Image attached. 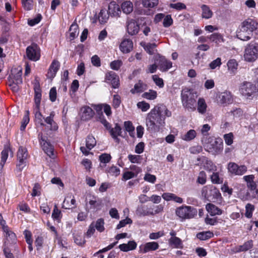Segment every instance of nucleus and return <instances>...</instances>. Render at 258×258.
I'll use <instances>...</instances> for the list:
<instances>
[{
	"mask_svg": "<svg viewBox=\"0 0 258 258\" xmlns=\"http://www.w3.org/2000/svg\"><path fill=\"white\" fill-rule=\"evenodd\" d=\"M171 112L163 104L155 106L147 114L146 118L147 130L151 133L159 132L165 125V118L170 117Z\"/></svg>",
	"mask_w": 258,
	"mask_h": 258,
	"instance_id": "1",
	"label": "nucleus"
},
{
	"mask_svg": "<svg viewBox=\"0 0 258 258\" xmlns=\"http://www.w3.org/2000/svg\"><path fill=\"white\" fill-rule=\"evenodd\" d=\"M202 142L206 150L213 154H217L223 149V141L221 138L205 137L202 138Z\"/></svg>",
	"mask_w": 258,
	"mask_h": 258,
	"instance_id": "2",
	"label": "nucleus"
},
{
	"mask_svg": "<svg viewBox=\"0 0 258 258\" xmlns=\"http://www.w3.org/2000/svg\"><path fill=\"white\" fill-rule=\"evenodd\" d=\"M202 195L209 201L219 202L221 201L222 196L218 190L213 185H206L203 187Z\"/></svg>",
	"mask_w": 258,
	"mask_h": 258,
	"instance_id": "3",
	"label": "nucleus"
},
{
	"mask_svg": "<svg viewBox=\"0 0 258 258\" xmlns=\"http://www.w3.org/2000/svg\"><path fill=\"white\" fill-rule=\"evenodd\" d=\"M243 57L247 62L255 61L258 58V43L251 42L247 44L244 48Z\"/></svg>",
	"mask_w": 258,
	"mask_h": 258,
	"instance_id": "4",
	"label": "nucleus"
},
{
	"mask_svg": "<svg viewBox=\"0 0 258 258\" xmlns=\"http://www.w3.org/2000/svg\"><path fill=\"white\" fill-rule=\"evenodd\" d=\"M175 214L182 220H185L194 218L197 215V211L190 206H182L176 209Z\"/></svg>",
	"mask_w": 258,
	"mask_h": 258,
	"instance_id": "5",
	"label": "nucleus"
},
{
	"mask_svg": "<svg viewBox=\"0 0 258 258\" xmlns=\"http://www.w3.org/2000/svg\"><path fill=\"white\" fill-rule=\"evenodd\" d=\"M239 92L243 96L249 98L258 92V88L252 82L244 81L240 85Z\"/></svg>",
	"mask_w": 258,
	"mask_h": 258,
	"instance_id": "6",
	"label": "nucleus"
},
{
	"mask_svg": "<svg viewBox=\"0 0 258 258\" xmlns=\"http://www.w3.org/2000/svg\"><path fill=\"white\" fill-rule=\"evenodd\" d=\"M233 100V95L230 91H225L222 92H218L217 94L216 101L219 104L227 106L232 104Z\"/></svg>",
	"mask_w": 258,
	"mask_h": 258,
	"instance_id": "7",
	"label": "nucleus"
},
{
	"mask_svg": "<svg viewBox=\"0 0 258 258\" xmlns=\"http://www.w3.org/2000/svg\"><path fill=\"white\" fill-rule=\"evenodd\" d=\"M26 55L28 58L32 61H36L40 58V49L36 44H32L27 47Z\"/></svg>",
	"mask_w": 258,
	"mask_h": 258,
	"instance_id": "8",
	"label": "nucleus"
},
{
	"mask_svg": "<svg viewBox=\"0 0 258 258\" xmlns=\"http://www.w3.org/2000/svg\"><path fill=\"white\" fill-rule=\"evenodd\" d=\"M227 168L229 172L235 175H242L247 171V167L245 165L239 166L234 162L229 163Z\"/></svg>",
	"mask_w": 258,
	"mask_h": 258,
	"instance_id": "9",
	"label": "nucleus"
},
{
	"mask_svg": "<svg viewBox=\"0 0 258 258\" xmlns=\"http://www.w3.org/2000/svg\"><path fill=\"white\" fill-rule=\"evenodd\" d=\"M22 69L20 67L13 68L9 76V82H16L17 84L22 83Z\"/></svg>",
	"mask_w": 258,
	"mask_h": 258,
	"instance_id": "10",
	"label": "nucleus"
},
{
	"mask_svg": "<svg viewBox=\"0 0 258 258\" xmlns=\"http://www.w3.org/2000/svg\"><path fill=\"white\" fill-rule=\"evenodd\" d=\"M258 24L253 19L248 18L243 21L240 26L253 34V32L257 28Z\"/></svg>",
	"mask_w": 258,
	"mask_h": 258,
	"instance_id": "11",
	"label": "nucleus"
},
{
	"mask_svg": "<svg viewBox=\"0 0 258 258\" xmlns=\"http://www.w3.org/2000/svg\"><path fill=\"white\" fill-rule=\"evenodd\" d=\"M86 148L81 147L80 150L85 155H88L89 154V151L93 149L96 144V141L95 138L89 135L86 141Z\"/></svg>",
	"mask_w": 258,
	"mask_h": 258,
	"instance_id": "12",
	"label": "nucleus"
},
{
	"mask_svg": "<svg viewBox=\"0 0 258 258\" xmlns=\"http://www.w3.org/2000/svg\"><path fill=\"white\" fill-rule=\"evenodd\" d=\"M39 138L40 140V144L41 145L43 150L50 157L53 155V148L52 146L47 141L45 137H43L42 135H39Z\"/></svg>",
	"mask_w": 258,
	"mask_h": 258,
	"instance_id": "13",
	"label": "nucleus"
},
{
	"mask_svg": "<svg viewBox=\"0 0 258 258\" xmlns=\"http://www.w3.org/2000/svg\"><path fill=\"white\" fill-rule=\"evenodd\" d=\"M159 245L157 242L152 241L147 242L139 246V251L140 253H146L150 251H154L158 249Z\"/></svg>",
	"mask_w": 258,
	"mask_h": 258,
	"instance_id": "14",
	"label": "nucleus"
},
{
	"mask_svg": "<svg viewBox=\"0 0 258 258\" xmlns=\"http://www.w3.org/2000/svg\"><path fill=\"white\" fill-rule=\"evenodd\" d=\"M105 82L111 84L113 88H116L119 85V78L115 73L110 71L106 74Z\"/></svg>",
	"mask_w": 258,
	"mask_h": 258,
	"instance_id": "15",
	"label": "nucleus"
},
{
	"mask_svg": "<svg viewBox=\"0 0 258 258\" xmlns=\"http://www.w3.org/2000/svg\"><path fill=\"white\" fill-rule=\"evenodd\" d=\"M126 29L128 33L131 35H136L140 30V26L135 20H127L126 22Z\"/></svg>",
	"mask_w": 258,
	"mask_h": 258,
	"instance_id": "16",
	"label": "nucleus"
},
{
	"mask_svg": "<svg viewBox=\"0 0 258 258\" xmlns=\"http://www.w3.org/2000/svg\"><path fill=\"white\" fill-rule=\"evenodd\" d=\"M133 49V42L130 39L125 38L119 45V49L123 53L130 52Z\"/></svg>",
	"mask_w": 258,
	"mask_h": 258,
	"instance_id": "17",
	"label": "nucleus"
},
{
	"mask_svg": "<svg viewBox=\"0 0 258 258\" xmlns=\"http://www.w3.org/2000/svg\"><path fill=\"white\" fill-rule=\"evenodd\" d=\"M94 115V112L92 109L88 106L82 107L80 110V116L82 120H88Z\"/></svg>",
	"mask_w": 258,
	"mask_h": 258,
	"instance_id": "18",
	"label": "nucleus"
},
{
	"mask_svg": "<svg viewBox=\"0 0 258 258\" xmlns=\"http://www.w3.org/2000/svg\"><path fill=\"white\" fill-rule=\"evenodd\" d=\"M6 222L4 220H2L1 222V225L3 227V229L4 232L6 233V237L7 238V241L8 242H12L13 243L16 240V235L15 234L11 231L8 226L5 225Z\"/></svg>",
	"mask_w": 258,
	"mask_h": 258,
	"instance_id": "19",
	"label": "nucleus"
},
{
	"mask_svg": "<svg viewBox=\"0 0 258 258\" xmlns=\"http://www.w3.org/2000/svg\"><path fill=\"white\" fill-rule=\"evenodd\" d=\"M108 12L111 17H120L121 11L120 6L115 2H111L108 6Z\"/></svg>",
	"mask_w": 258,
	"mask_h": 258,
	"instance_id": "20",
	"label": "nucleus"
},
{
	"mask_svg": "<svg viewBox=\"0 0 258 258\" xmlns=\"http://www.w3.org/2000/svg\"><path fill=\"white\" fill-rule=\"evenodd\" d=\"M253 34L243 29L239 26L237 31V37L242 41H247L249 40L252 37Z\"/></svg>",
	"mask_w": 258,
	"mask_h": 258,
	"instance_id": "21",
	"label": "nucleus"
},
{
	"mask_svg": "<svg viewBox=\"0 0 258 258\" xmlns=\"http://www.w3.org/2000/svg\"><path fill=\"white\" fill-rule=\"evenodd\" d=\"M253 246V241L252 240H248L243 243V245L236 246L231 249L233 253H238L242 251H246Z\"/></svg>",
	"mask_w": 258,
	"mask_h": 258,
	"instance_id": "22",
	"label": "nucleus"
},
{
	"mask_svg": "<svg viewBox=\"0 0 258 258\" xmlns=\"http://www.w3.org/2000/svg\"><path fill=\"white\" fill-rule=\"evenodd\" d=\"M162 197L166 201H173L178 204H182L183 202V200L181 198L177 196L175 194L173 193H163L162 195Z\"/></svg>",
	"mask_w": 258,
	"mask_h": 258,
	"instance_id": "23",
	"label": "nucleus"
},
{
	"mask_svg": "<svg viewBox=\"0 0 258 258\" xmlns=\"http://www.w3.org/2000/svg\"><path fill=\"white\" fill-rule=\"evenodd\" d=\"M59 63L57 60H53L50 66L48 73L47 77L49 79H53L56 75L57 72L59 68Z\"/></svg>",
	"mask_w": 258,
	"mask_h": 258,
	"instance_id": "24",
	"label": "nucleus"
},
{
	"mask_svg": "<svg viewBox=\"0 0 258 258\" xmlns=\"http://www.w3.org/2000/svg\"><path fill=\"white\" fill-rule=\"evenodd\" d=\"M143 23L141 24L140 29L143 31L145 35L148 36L151 32V26L152 25V21L148 18H144Z\"/></svg>",
	"mask_w": 258,
	"mask_h": 258,
	"instance_id": "25",
	"label": "nucleus"
},
{
	"mask_svg": "<svg viewBox=\"0 0 258 258\" xmlns=\"http://www.w3.org/2000/svg\"><path fill=\"white\" fill-rule=\"evenodd\" d=\"M198 160H202V162L204 163V168L209 171L214 172L217 170V167L212 161L210 160H208L206 157H202L200 158H198Z\"/></svg>",
	"mask_w": 258,
	"mask_h": 258,
	"instance_id": "26",
	"label": "nucleus"
},
{
	"mask_svg": "<svg viewBox=\"0 0 258 258\" xmlns=\"http://www.w3.org/2000/svg\"><path fill=\"white\" fill-rule=\"evenodd\" d=\"M153 212H151V207L147 206H139L136 210V214L139 216H146L151 215Z\"/></svg>",
	"mask_w": 258,
	"mask_h": 258,
	"instance_id": "27",
	"label": "nucleus"
},
{
	"mask_svg": "<svg viewBox=\"0 0 258 258\" xmlns=\"http://www.w3.org/2000/svg\"><path fill=\"white\" fill-rule=\"evenodd\" d=\"M55 115L54 111H51L49 115L46 118H44L45 122L50 125V129L52 131H56L58 128L57 124L53 120Z\"/></svg>",
	"mask_w": 258,
	"mask_h": 258,
	"instance_id": "28",
	"label": "nucleus"
},
{
	"mask_svg": "<svg viewBox=\"0 0 258 258\" xmlns=\"http://www.w3.org/2000/svg\"><path fill=\"white\" fill-rule=\"evenodd\" d=\"M109 133L114 141L117 143H119V139L118 138V137L121 136V128L120 126L117 124H116L114 127L110 129Z\"/></svg>",
	"mask_w": 258,
	"mask_h": 258,
	"instance_id": "29",
	"label": "nucleus"
},
{
	"mask_svg": "<svg viewBox=\"0 0 258 258\" xmlns=\"http://www.w3.org/2000/svg\"><path fill=\"white\" fill-rule=\"evenodd\" d=\"M159 66L161 71H166L172 67V62L164 57H159Z\"/></svg>",
	"mask_w": 258,
	"mask_h": 258,
	"instance_id": "30",
	"label": "nucleus"
},
{
	"mask_svg": "<svg viewBox=\"0 0 258 258\" xmlns=\"http://www.w3.org/2000/svg\"><path fill=\"white\" fill-rule=\"evenodd\" d=\"M208 212L212 216L219 215L222 213V210L213 204H208L206 206Z\"/></svg>",
	"mask_w": 258,
	"mask_h": 258,
	"instance_id": "31",
	"label": "nucleus"
},
{
	"mask_svg": "<svg viewBox=\"0 0 258 258\" xmlns=\"http://www.w3.org/2000/svg\"><path fill=\"white\" fill-rule=\"evenodd\" d=\"M120 8L124 14H130L133 11L134 6L133 3L130 1H125L122 3Z\"/></svg>",
	"mask_w": 258,
	"mask_h": 258,
	"instance_id": "32",
	"label": "nucleus"
},
{
	"mask_svg": "<svg viewBox=\"0 0 258 258\" xmlns=\"http://www.w3.org/2000/svg\"><path fill=\"white\" fill-rule=\"evenodd\" d=\"M207 105L203 98H199L197 103V110L199 113L204 114L207 111Z\"/></svg>",
	"mask_w": 258,
	"mask_h": 258,
	"instance_id": "33",
	"label": "nucleus"
},
{
	"mask_svg": "<svg viewBox=\"0 0 258 258\" xmlns=\"http://www.w3.org/2000/svg\"><path fill=\"white\" fill-rule=\"evenodd\" d=\"M137 243L134 241H130L127 244L123 243L119 245V249L123 251L127 252L136 249Z\"/></svg>",
	"mask_w": 258,
	"mask_h": 258,
	"instance_id": "34",
	"label": "nucleus"
},
{
	"mask_svg": "<svg viewBox=\"0 0 258 258\" xmlns=\"http://www.w3.org/2000/svg\"><path fill=\"white\" fill-rule=\"evenodd\" d=\"M208 38L211 42L215 43L217 45L224 41L223 35L219 33H214L210 35Z\"/></svg>",
	"mask_w": 258,
	"mask_h": 258,
	"instance_id": "35",
	"label": "nucleus"
},
{
	"mask_svg": "<svg viewBox=\"0 0 258 258\" xmlns=\"http://www.w3.org/2000/svg\"><path fill=\"white\" fill-rule=\"evenodd\" d=\"M227 66L228 70L230 74L235 75L238 68V63L234 59H231L227 62Z\"/></svg>",
	"mask_w": 258,
	"mask_h": 258,
	"instance_id": "36",
	"label": "nucleus"
},
{
	"mask_svg": "<svg viewBox=\"0 0 258 258\" xmlns=\"http://www.w3.org/2000/svg\"><path fill=\"white\" fill-rule=\"evenodd\" d=\"M169 245L175 248H182L183 243L181 239L178 237H170L168 240Z\"/></svg>",
	"mask_w": 258,
	"mask_h": 258,
	"instance_id": "37",
	"label": "nucleus"
},
{
	"mask_svg": "<svg viewBox=\"0 0 258 258\" xmlns=\"http://www.w3.org/2000/svg\"><path fill=\"white\" fill-rule=\"evenodd\" d=\"M146 89L147 85L141 81H139L135 85L134 88L131 89V92L132 94L139 93L143 92Z\"/></svg>",
	"mask_w": 258,
	"mask_h": 258,
	"instance_id": "38",
	"label": "nucleus"
},
{
	"mask_svg": "<svg viewBox=\"0 0 258 258\" xmlns=\"http://www.w3.org/2000/svg\"><path fill=\"white\" fill-rule=\"evenodd\" d=\"M197 133L195 130H189L184 135L181 136V139L185 141L189 142L193 140L197 136Z\"/></svg>",
	"mask_w": 258,
	"mask_h": 258,
	"instance_id": "39",
	"label": "nucleus"
},
{
	"mask_svg": "<svg viewBox=\"0 0 258 258\" xmlns=\"http://www.w3.org/2000/svg\"><path fill=\"white\" fill-rule=\"evenodd\" d=\"M243 179L247 182V186L250 191L254 189L256 186V182H254V176L249 175L243 176Z\"/></svg>",
	"mask_w": 258,
	"mask_h": 258,
	"instance_id": "40",
	"label": "nucleus"
},
{
	"mask_svg": "<svg viewBox=\"0 0 258 258\" xmlns=\"http://www.w3.org/2000/svg\"><path fill=\"white\" fill-rule=\"evenodd\" d=\"M40 107L37 108L36 107H33L34 112L35 114V119L37 123L39 124L41 126H44L45 124L43 121V118L42 114L40 112Z\"/></svg>",
	"mask_w": 258,
	"mask_h": 258,
	"instance_id": "41",
	"label": "nucleus"
},
{
	"mask_svg": "<svg viewBox=\"0 0 258 258\" xmlns=\"http://www.w3.org/2000/svg\"><path fill=\"white\" fill-rule=\"evenodd\" d=\"M182 103L187 101L189 100L195 98L194 95L188 89H184L181 94Z\"/></svg>",
	"mask_w": 258,
	"mask_h": 258,
	"instance_id": "42",
	"label": "nucleus"
},
{
	"mask_svg": "<svg viewBox=\"0 0 258 258\" xmlns=\"http://www.w3.org/2000/svg\"><path fill=\"white\" fill-rule=\"evenodd\" d=\"M75 204L76 200L74 198L71 199V197H67L63 201L62 207L66 209H70L71 208L75 207Z\"/></svg>",
	"mask_w": 258,
	"mask_h": 258,
	"instance_id": "43",
	"label": "nucleus"
},
{
	"mask_svg": "<svg viewBox=\"0 0 258 258\" xmlns=\"http://www.w3.org/2000/svg\"><path fill=\"white\" fill-rule=\"evenodd\" d=\"M201 9L202 11V16L203 18L208 19L212 17L213 12L208 6L203 5L201 6Z\"/></svg>",
	"mask_w": 258,
	"mask_h": 258,
	"instance_id": "44",
	"label": "nucleus"
},
{
	"mask_svg": "<svg viewBox=\"0 0 258 258\" xmlns=\"http://www.w3.org/2000/svg\"><path fill=\"white\" fill-rule=\"evenodd\" d=\"M196 99L194 98L191 100L182 103V104L183 107L188 111H194L196 109Z\"/></svg>",
	"mask_w": 258,
	"mask_h": 258,
	"instance_id": "45",
	"label": "nucleus"
},
{
	"mask_svg": "<svg viewBox=\"0 0 258 258\" xmlns=\"http://www.w3.org/2000/svg\"><path fill=\"white\" fill-rule=\"evenodd\" d=\"M79 33V30L78 25L74 23L70 28V36L72 40L77 37Z\"/></svg>",
	"mask_w": 258,
	"mask_h": 258,
	"instance_id": "46",
	"label": "nucleus"
},
{
	"mask_svg": "<svg viewBox=\"0 0 258 258\" xmlns=\"http://www.w3.org/2000/svg\"><path fill=\"white\" fill-rule=\"evenodd\" d=\"M28 157L26 148L20 147L17 152V160H26Z\"/></svg>",
	"mask_w": 258,
	"mask_h": 258,
	"instance_id": "47",
	"label": "nucleus"
},
{
	"mask_svg": "<svg viewBox=\"0 0 258 258\" xmlns=\"http://www.w3.org/2000/svg\"><path fill=\"white\" fill-rule=\"evenodd\" d=\"M52 218L57 222L59 223L62 217L61 211L57 208L56 205H55L52 213Z\"/></svg>",
	"mask_w": 258,
	"mask_h": 258,
	"instance_id": "48",
	"label": "nucleus"
},
{
	"mask_svg": "<svg viewBox=\"0 0 258 258\" xmlns=\"http://www.w3.org/2000/svg\"><path fill=\"white\" fill-rule=\"evenodd\" d=\"M157 96V92L153 90H150L148 92H145L142 94V97L148 100H154Z\"/></svg>",
	"mask_w": 258,
	"mask_h": 258,
	"instance_id": "49",
	"label": "nucleus"
},
{
	"mask_svg": "<svg viewBox=\"0 0 258 258\" xmlns=\"http://www.w3.org/2000/svg\"><path fill=\"white\" fill-rule=\"evenodd\" d=\"M109 14L104 10H101L98 16V20L100 23L104 24L107 22Z\"/></svg>",
	"mask_w": 258,
	"mask_h": 258,
	"instance_id": "50",
	"label": "nucleus"
},
{
	"mask_svg": "<svg viewBox=\"0 0 258 258\" xmlns=\"http://www.w3.org/2000/svg\"><path fill=\"white\" fill-rule=\"evenodd\" d=\"M141 45L145 50L150 54L153 53L154 50L156 47V44L155 43H141Z\"/></svg>",
	"mask_w": 258,
	"mask_h": 258,
	"instance_id": "51",
	"label": "nucleus"
},
{
	"mask_svg": "<svg viewBox=\"0 0 258 258\" xmlns=\"http://www.w3.org/2000/svg\"><path fill=\"white\" fill-rule=\"evenodd\" d=\"M213 236V233L209 231L200 232L197 234V237L201 240H205L208 239L212 237Z\"/></svg>",
	"mask_w": 258,
	"mask_h": 258,
	"instance_id": "52",
	"label": "nucleus"
},
{
	"mask_svg": "<svg viewBox=\"0 0 258 258\" xmlns=\"http://www.w3.org/2000/svg\"><path fill=\"white\" fill-rule=\"evenodd\" d=\"M92 223H94V226L95 229L100 232H102L104 230V220L100 218L98 219L96 222H93Z\"/></svg>",
	"mask_w": 258,
	"mask_h": 258,
	"instance_id": "53",
	"label": "nucleus"
},
{
	"mask_svg": "<svg viewBox=\"0 0 258 258\" xmlns=\"http://www.w3.org/2000/svg\"><path fill=\"white\" fill-rule=\"evenodd\" d=\"M22 6L26 11H30L33 8V0H21Z\"/></svg>",
	"mask_w": 258,
	"mask_h": 258,
	"instance_id": "54",
	"label": "nucleus"
},
{
	"mask_svg": "<svg viewBox=\"0 0 258 258\" xmlns=\"http://www.w3.org/2000/svg\"><path fill=\"white\" fill-rule=\"evenodd\" d=\"M30 120L29 118V111L28 110L26 111L25 114L24 115L23 118V120L22 121L21 125L20 127V130L21 131L25 130L27 125L29 123Z\"/></svg>",
	"mask_w": 258,
	"mask_h": 258,
	"instance_id": "55",
	"label": "nucleus"
},
{
	"mask_svg": "<svg viewBox=\"0 0 258 258\" xmlns=\"http://www.w3.org/2000/svg\"><path fill=\"white\" fill-rule=\"evenodd\" d=\"M254 210V206L250 204H247L245 206V216L248 218H251L252 216V213Z\"/></svg>",
	"mask_w": 258,
	"mask_h": 258,
	"instance_id": "56",
	"label": "nucleus"
},
{
	"mask_svg": "<svg viewBox=\"0 0 258 258\" xmlns=\"http://www.w3.org/2000/svg\"><path fill=\"white\" fill-rule=\"evenodd\" d=\"M158 4V0H143V5L146 8H154Z\"/></svg>",
	"mask_w": 258,
	"mask_h": 258,
	"instance_id": "57",
	"label": "nucleus"
},
{
	"mask_svg": "<svg viewBox=\"0 0 258 258\" xmlns=\"http://www.w3.org/2000/svg\"><path fill=\"white\" fill-rule=\"evenodd\" d=\"M124 126L126 131L129 133L130 136H132L134 134L135 127L132 122L130 121H125L124 122Z\"/></svg>",
	"mask_w": 258,
	"mask_h": 258,
	"instance_id": "58",
	"label": "nucleus"
},
{
	"mask_svg": "<svg viewBox=\"0 0 258 258\" xmlns=\"http://www.w3.org/2000/svg\"><path fill=\"white\" fill-rule=\"evenodd\" d=\"M34 95V107L37 108L40 107V102L41 100V91H35Z\"/></svg>",
	"mask_w": 258,
	"mask_h": 258,
	"instance_id": "59",
	"label": "nucleus"
},
{
	"mask_svg": "<svg viewBox=\"0 0 258 258\" xmlns=\"http://www.w3.org/2000/svg\"><path fill=\"white\" fill-rule=\"evenodd\" d=\"M137 106L138 108L141 109L143 112L147 111L150 107V104L144 101L139 102Z\"/></svg>",
	"mask_w": 258,
	"mask_h": 258,
	"instance_id": "60",
	"label": "nucleus"
},
{
	"mask_svg": "<svg viewBox=\"0 0 258 258\" xmlns=\"http://www.w3.org/2000/svg\"><path fill=\"white\" fill-rule=\"evenodd\" d=\"M10 150V148L8 147H5L4 148V150L1 152V157L0 161L6 163V161L8 158Z\"/></svg>",
	"mask_w": 258,
	"mask_h": 258,
	"instance_id": "61",
	"label": "nucleus"
},
{
	"mask_svg": "<svg viewBox=\"0 0 258 258\" xmlns=\"http://www.w3.org/2000/svg\"><path fill=\"white\" fill-rule=\"evenodd\" d=\"M74 239L75 242L79 246H83L86 242L84 237L81 235H75Z\"/></svg>",
	"mask_w": 258,
	"mask_h": 258,
	"instance_id": "62",
	"label": "nucleus"
},
{
	"mask_svg": "<svg viewBox=\"0 0 258 258\" xmlns=\"http://www.w3.org/2000/svg\"><path fill=\"white\" fill-rule=\"evenodd\" d=\"M111 156L110 154L104 153L99 156V160L101 163L106 164L110 162Z\"/></svg>",
	"mask_w": 258,
	"mask_h": 258,
	"instance_id": "63",
	"label": "nucleus"
},
{
	"mask_svg": "<svg viewBox=\"0 0 258 258\" xmlns=\"http://www.w3.org/2000/svg\"><path fill=\"white\" fill-rule=\"evenodd\" d=\"M16 171L20 173L26 165V160H17Z\"/></svg>",
	"mask_w": 258,
	"mask_h": 258,
	"instance_id": "64",
	"label": "nucleus"
}]
</instances>
